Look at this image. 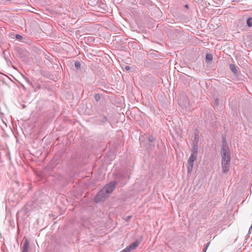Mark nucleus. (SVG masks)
<instances>
[{
  "label": "nucleus",
  "mask_w": 252,
  "mask_h": 252,
  "mask_svg": "<svg viewBox=\"0 0 252 252\" xmlns=\"http://www.w3.org/2000/svg\"><path fill=\"white\" fill-rule=\"evenodd\" d=\"M108 195L106 192L103 191L101 189L97 194L95 198V201L97 203L101 201H104L108 196Z\"/></svg>",
  "instance_id": "f03ea898"
},
{
  "label": "nucleus",
  "mask_w": 252,
  "mask_h": 252,
  "mask_svg": "<svg viewBox=\"0 0 252 252\" xmlns=\"http://www.w3.org/2000/svg\"><path fill=\"white\" fill-rule=\"evenodd\" d=\"M116 187V183L112 182L106 185L102 190L106 192L108 195L111 194Z\"/></svg>",
  "instance_id": "7ed1b4c3"
},
{
  "label": "nucleus",
  "mask_w": 252,
  "mask_h": 252,
  "mask_svg": "<svg viewBox=\"0 0 252 252\" xmlns=\"http://www.w3.org/2000/svg\"><path fill=\"white\" fill-rule=\"evenodd\" d=\"M196 158V154H191L189 159H188V163L190 165V168H192L193 165V161Z\"/></svg>",
  "instance_id": "39448f33"
},
{
  "label": "nucleus",
  "mask_w": 252,
  "mask_h": 252,
  "mask_svg": "<svg viewBox=\"0 0 252 252\" xmlns=\"http://www.w3.org/2000/svg\"><path fill=\"white\" fill-rule=\"evenodd\" d=\"M75 65L76 67H79L80 66V63L79 62H76L75 63Z\"/></svg>",
  "instance_id": "9b49d317"
},
{
  "label": "nucleus",
  "mask_w": 252,
  "mask_h": 252,
  "mask_svg": "<svg viewBox=\"0 0 252 252\" xmlns=\"http://www.w3.org/2000/svg\"><path fill=\"white\" fill-rule=\"evenodd\" d=\"M130 251H131V250H130L128 246L123 250V252H130Z\"/></svg>",
  "instance_id": "9d476101"
},
{
  "label": "nucleus",
  "mask_w": 252,
  "mask_h": 252,
  "mask_svg": "<svg viewBox=\"0 0 252 252\" xmlns=\"http://www.w3.org/2000/svg\"><path fill=\"white\" fill-rule=\"evenodd\" d=\"M230 68L233 72L236 73L237 70L234 64H231L230 65Z\"/></svg>",
  "instance_id": "6e6552de"
},
{
  "label": "nucleus",
  "mask_w": 252,
  "mask_h": 252,
  "mask_svg": "<svg viewBox=\"0 0 252 252\" xmlns=\"http://www.w3.org/2000/svg\"><path fill=\"white\" fill-rule=\"evenodd\" d=\"M221 161H230V153L227 146H222L221 151Z\"/></svg>",
  "instance_id": "f257e3e1"
},
{
  "label": "nucleus",
  "mask_w": 252,
  "mask_h": 252,
  "mask_svg": "<svg viewBox=\"0 0 252 252\" xmlns=\"http://www.w3.org/2000/svg\"><path fill=\"white\" fill-rule=\"evenodd\" d=\"M139 245V242L137 241H135L132 244H131L129 246H128V247L129 248L130 250L131 251L132 250H134L136 249L138 246Z\"/></svg>",
  "instance_id": "423d86ee"
},
{
  "label": "nucleus",
  "mask_w": 252,
  "mask_h": 252,
  "mask_svg": "<svg viewBox=\"0 0 252 252\" xmlns=\"http://www.w3.org/2000/svg\"><path fill=\"white\" fill-rule=\"evenodd\" d=\"M125 69H126V70H129V69H130V66H126L125 67Z\"/></svg>",
  "instance_id": "4468645a"
},
{
  "label": "nucleus",
  "mask_w": 252,
  "mask_h": 252,
  "mask_svg": "<svg viewBox=\"0 0 252 252\" xmlns=\"http://www.w3.org/2000/svg\"><path fill=\"white\" fill-rule=\"evenodd\" d=\"M206 60L209 61H211L212 60V56L211 55V54H207L206 56Z\"/></svg>",
  "instance_id": "1a4fd4ad"
},
{
  "label": "nucleus",
  "mask_w": 252,
  "mask_h": 252,
  "mask_svg": "<svg viewBox=\"0 0 252 252\" xmlns=\"http://www.w3.org/2000/svg\"><path fill=\"white\" fill-rule=\"evenodd\" d=\"M230 161H221V166L223 173L228 172L229 170Z\"/></svg>",
  "instance_id": "20e7f679"
},
{
  "label": "nucleus",
  "mask_w": 252,
  "mask_h": 252,
  "mask_svg": "<svg viewBox=\"0 0 252 252\" xmlns=\"http://www.w3.org/2000/svg\"><path fill=\"white\" fill-rule=\"evenodd\" d=\"M95 98L96 100H98L99 98V96L98 94H95Z\"/></svg>",
  "instance_id": "f8f14e48"
},
{
  "label": "nucleus",
  "mask_w": 252,
  "mask_h": 252,
  "mask_svg": "<svg viewBox=\"0 0 252 252\" xmlns=\"http://www.w3.org/2000/svg\"><path fill=\"white\" fill-rule=\"evenodd\" d=\"M247 24L249 27H252V18H249L247 19Z\"/></svg>",
  "instance_id": "0eeeda50"
},
{
  "label": "nucleus",
  "mask_w": 252,
  "mask_h": 252,
  "mask_svg": "<svg viewBox=\"0 0 252 252\" xmlns=\"http://www.w3.org/2000/svg\"><path fill=\"white\" fill-rule=\"evenodd\" d=\"M208 248V245H207L205 248H204V249L203 250V252H206L207 249Z\"/></svg>",
  "instance_id": "2eb2a0df"
},
{
  "label": "nucleus",
  "mask_w": 252,
  "mask_h": 252,
  "mask_svg": "<svg viewBox=\"0 0 252 252\" xmlns=\"http://www.w3.org/2000/svg\"><path fill=\"white\" fill-rule=\"evenodd\" d=\"M21 37V35H16V37H17V38H20V37Z\"/></svg>",
  "instance_id": "dca6fc26"
},
{
  "label": "nucleus",
  "mask_w": 252,
  "mask_h": 252,
  "mask_svg": "<svg viewBox=\"0 0 252 252\" xmlns=\"http://www.w3.org/2000/svg\"><path fill=\"white\" fill-rule=\"evenodd\" d=\"M28 249V243L27 242H26L25 243V250H27Z\"/></svg>",
  "instance_id": "ddd939ff"
}]
</instances>
